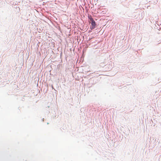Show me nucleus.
<instances>
[{"mask_svg":"<svg viewBox=\"0 0 161 161\" xmlns=\"http://www.w3.org/2000/svg\"><path fill=\"white\" fill-rule=\"evenodd\" d=\"M91 25L90 28L91 30H93L95 28L96 24L95 21L92 19L91 20Z\"/></svg>","mask_w":161,"mask_h":161,"instance_id":"f257e3e1","label":"nucleus"},{"mask_svg":"<svg viewBox=\"0 0 161 161\" xmlns=\"http://www.w3.org/2000/svg\"><path fill=\"white\" fill-rule=\"evenodd\" d=\"M52 88L53 89H54L55 90V89H54V88H53V85H52Z\"/></svg>","mask_w":161,"mask_h":161,"instance_id":"f03ea898","label":"nucleus"},{"mask_svg":"<svg viewBox=\"0 0 161 161\" xmlns=\"http://www.w3.org/2000/svg\"><path fill=\"white\" fill-rule=\"evenodd\" d=\"M108 66H110V65H108Z\"/></svg>","mask_w":161,"mask_h":161,"instance_id":"7ed1b4c3","label":"nucleus"}]
</instances>
